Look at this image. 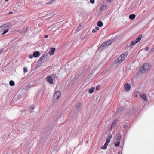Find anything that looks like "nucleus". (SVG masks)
Here are the masks:
<instances>
[{"mask_svg": "<svg viewBox=\"0 0 154 154\" xmlns=\"http://www.w3.org/2000/svg\"><path fill=\"white\" fill-rule=\"evenodd\" d=\"M151 68V66L148 63H146L143 65L139 71L142 73H145L150 69Z\"/></svg>", "mask_w": 154, "mask_h": 154, "instance_id": "f257e3e1", "label": "nucleus"}, {"mask_svg": "<svg viewBox=\"0 0 154 154\" xmlns=\"http://www.w3.org/2000/svg\"><path fill=\"white\" fill-rule=\"evenodd\" d=\"M128 53L127 52H125L124 54L121 55L118 59L115 60L116 63H121L127 57Z\"/></svg>", "mask_w": 154, "mask_h": 154, "instance_id": "f03ea898", "label": "nucleus"}, {"mask_svg": "<svg viewBox=\"0 0 154 154\" xmlns=\"http://www.w3.org/2000/svg\"><path fill=\"white\" fill-rule=\"evenodd\" d=\"M31 142V140L30 139L29 137H26L25 139L23 142L22 144V145L24 147L26 146L27 147L28 146L30 145Z\"/></svg>", "mask_w": 154, "mask_h": 154, "instance_id": "7ed1b4c3", "label": "nucleus"}, {"mask_svg": "<svg viewBox=\"0 0 154 154\" xmlns=\"http://www.w3.org/2000/svg\"><path fill=\"white\" fill-rule=\"evenodd\" d=\"M142 36L141 35H139L137 38L134 41H132L130 44L131 46L135 45L136 43L139 42L142 38Z\"/></svg>", "mask_w": 154, "mask_h": 154, "instance_id": "20e7f679", "label": "nucleus"}, {"mask_svg": "<svg viewBox=\"0 0 154 154\" xmlns=\"http://www.w3.org/2000/svg\"><path fill=\"white\" fill-rule=\"evenodd\" d=\"M61 96V93L59 91H57L54 94V98L55 100L57 101Z\"/></svg>", "mask_w": 154, "mask_h": 154, "instance_id": "39448f33", "label": "nucleus"}, {"mask_svg": "<svg viewBox=\"0 0 154 154\" xmlns=\"http://www.w3.org/2000/svg\"><path fill=\"white\" fill-rule=\"evenodd\" d=\"M107 43L106 42H104L102 43L101 46L99 48L100 49H103L106 47H108V46L107 45Z\"/></svg>", "mask_w": 154, "mask_h": 154, "instance_id": "423d86ee", "label": "nucleus"}, {"mask_svg": "<svg viewBox=\"0 0 154 154\" xmlns=\"http://www.w3.org/2000/svg\"><path fill=\"white\" fill-rule=\"evenodd\" d=\"M16 134H14L13 133H10L8 136L9 138L11 140H13L15 139V137L17 136Z\"/></svg>", "mask_w": 154, "mask_h": 154, "instance_id": "0eeeda50", "label": "nucleus"}, {"mask_svg": "<svg viewBox=\"0 0 154 154\" xmlns=\"http://www.w3.org/2000/svg\"><path fill=\"white\" fill-rule=\"evenodd\" d=\"M47 54H44L41 56L40 59H39V61H42L44 60L45 59H46L47 58Z\"/></svg>", "mask_w": 154, "mask_h": 154, "instance_id": "6e6552de", "label": "nucleus"}, {"mask_svg": "<svg viewBox=\"0 0 154 154\" xmlns=\"http://www.w3.org/2000/svg\"><path fill=\"white\" fill-rule=\"evenodd\" d=\"M118 121V120H114L113 121L111 125V128H110L111 130H112V129L116 126V123Z\"/></svg>", "mask_w": 154, "mask_h": 154, "instance_id": "1a4fd4ad", "label": "nucleus"}, {"mask_svg": "<svg viewBox=\"0 0 154 154\" xmlns=\"http://www.w3.org/2000/svg\"><path fill=\"white\" fill-rule=\"evenodd\" d=\"M112 136L111 134H109L106 138L105 143L109 144V143L110 142V140L112 138Z\"/></svg>", "mask_w": 154, "mask_h": 154, "instance_id": "9d476101", "label": "nucleus"}, {"mask_svg": "<svg viewBox=\"0 0 154 154\" xmlns=\"http://www.w3.org/2000/svg\"><path fill=\"white\" fill-rule=\"evenodd\" d=\"M34 57H38L40 56V53L39 51H36L34 52L33 54Z\"/></svg>", "mask_w": 154, "mask_h": 154, "instance_id": "9b49d317", "label": "nucleus"}, {"mask_svg": "<svg viewBox=\"0 0 154 154\" xmlns=\"http://www.w3.org/2000/svg\"><path fill=\"white\" fill-rule=\"evenodd\" d=\"M114 38H113L112 39L108 40L106 42L107 43L108 46H109L112 43H113L114 41Z\"/></svg>", "mask_w": 154, "mask_h": 154, "instance_id": "f8f14e48", "label": "nucleus"}, {"mask_svg": "<svg viewBox=\"0 0 154 154\" xmlns=\"http://www.w3.org/2000/svg\"><path fill=\"white\" fill-rule=\"evenodd\" d=\"M124 87L126 91H128L130 89L131 86L128 83L125 85Z\"/></svg>", "mask_w": 154, "mask_h": 154, "instance_id": "ddd939ff", "label": "nucleus"}, {"mask_svg": "<svg viewBox=\"0 0 154 154\" xmlns=\"http://www.w3.org/2000/svg\"><path fill=\"white\" fill-rule=\"evenodd\" d=\"M47 80L50 84L53 83V80L52 78L50 76H47L46 77Z\"/></svg>", "mask_w": 154, "mask_h": 154, "instance_id": "4468645a", "label": "nucleus"}, {"mask_svg": "<svg viewBox=\"0 0 154 154\" xmlns=\"http://www.w3.org/2000/svg\"><path fill=\"white\" fill-rule=\"evenodd\" d=\"M122 138V135L120 132H119L116 135V139L117 140H119Z\"/></svg>", "mask_w": 154, "mask_h": 154, "instance_id": "2eb2a0df", "label": "nucleus"}, {"mask_svg": "<svg viewBox=\"0 0 154 154\" xmlns=\"http://www.w3.org/2000/svg\"><path fill=\"white\" fill-rule=\"evenodd\" d=\"M140 97L142 98L144 101H147V97L145 94H140Z\"/></svg>", "mask_w": 154, "mask_h": 154, "instance_id": "dca6fc26", "label": "nucleus"}, {"mask_svg": "<svg viewBox=\"0 0 154 154\" xmlns=\"http://www.w3.org/2000/svg\"><path fill=\"white\" fill-rule=\"evenodd\" d=\"M55 49L54 48H52L49 52V54L51 55H52L54 52Z\"/></svg>", "mask_w": 154, "mask_h": 154, "instance_id": "f3484780", "label": "nucleus"}, {"mask_svg": "<svg viewBox=\"0 0 154 154\" xmlns=\"http://www.w3.org/2000/svg\"><path fill=\"white\" fill-rule=\"evenodd\" d=\"M35 108L34 106H31L29 107L28 110L30 113H31L33 112V110Z\"/></svg>", "mask_w": 154, "mask_h": 154, "instance_id": "a211bd4d", "label": "nucleus"}, {"mask_svg": "<svg viewBox=\"0 0 154 154\" xmlns=\"http://www.w3.org/2000/svg\"><path fill=\"white\" fill-rule=\"evenodd\" d=\"M58 151V149H55L54 148V149H51V154H55L56 152H57Z\"/></svg>", "mask_w": 154, "mask_h": 154, "instance_id": "6ab92c4d", "label": "nucleus"}, {"mask_svg": "<svg viewBox=\"0 0 154 154\" xmlns=\"http://www.w3.org/2000/svg\"><path fill=\"white\" fill-rule=\"evenodd\" d=\"M103 23L102 21H99L98 22L97 25V26L99 27H101L103 26Z\"/></svg>", "mask_w": 154, "mask_h": 154, "instance_id": "aec40b11", "label": "nucleus"}, {"mask_svg": "<svg viewBox=\"0 0 154 154\" xmlns=\"http://www.w3.org/2000/svg\"><path fill=\"white\" fill-rule=\"evenodd\" d=\"M107 8V6L106 5H103L100 8V9L101 10H104L106 9Z\"/></svg>", "mask_w": 154, "mask_h": 154, "instance_id": "412c9836", "label": "nucleus"}, {"mask_svg": "<svg viewBox=\"0 0 154 154\" xmlns=\"http://www.w3.org/2000/svg\"><path fill=\"white\" fill-rule=\"evenodd\" d=\"M136 15L135 14H131L129 16V18L131 20H133L135 17Z\"/></svg>", "mask_w": 154, "mask_h": 154, "instance_id": "4be33fe9", "label": "nucleus"}, {"mask_svg": "<svg viewBox=\"0 0 154 154\" xmlns=\"http://www.w3.org/2000/svg\"><path fill=\"white\" fill-rule=\"evenodd\" d=\"M94 89H95L94 87H91L90 88V89L88 90V92L90 94L94 92Z\"/></svg>", "mask_w": 154, "mask_h": 154, "instance_id": "5701e85b", "label": "nucleus"}, {"mask_svg": "<svg viewBox=\"0 0 154 154\" xmlns=\"http://www.w3.org/2000/svg\"><path fill=\"white\" fill-rule=\"evenodd\" d=\"M9 85L11 86H13L15 85V82L13 80H10L9 82Z\"/></svg>", "mask_w": 154, "mask_h": 154, "instance_id": "b1692460", "label": "nucleus"}, {"mask_svg": "<svg viewBox=\"0 0 154 154\" xmlns=\"http://www.w3.org/2000/svg\"><path fill=\"white\" fill-rule=\"evenodd\" d=\"M118 141L116 142H114V144L115 146L118 147L119 146L120 144V141L119 140H117Z\"/></svg>", "mask_w": 154, "mask_h": 154, "instance_id": "393cba45", "label": "nucleus"}, {"mask_svg": "<svg viewBox=\"0 0 154 154\" xmlns=\"http://www.w3.org/2000/svg\"><path fill=\"white\" fill-rule=\"evenodd\" d=\"M28 28L27 27H25L23 28V29L21 30V33H25L26 32L28 29Z\"/></svg>", "mask_w": 154, "mask_h": 154, "instance_id": "a878e982", "label": "nucleus"}, {"mask_svg": "<svg viewBox=\"0 0 154 154\" xmlns=\"http://www.w3.org/2000/svg\"><path fill=\"white\" fill-rule=\"evenodd\" d=\"M108 145V144L105 143L104 145L103 146H102L101 148L104 150H105L106 149Z\"/></svg>", "mask_w": 154, "mask_h": 154, "instance_id": "bb28decb", "label": "nucleus"}, {"mask_svg": "<svg viewBox=\"0 0 154 154\" xmlns=\"http://www.w3.org/2000/svg\"><path fill=\"white\" fill-rule=\"evenodd\" d=\"M81 106V103L78 102L76 104V108L77 109H79V107Z\"/></svg>", "mask_w": 154, "mask_h": 154, "instance_id": "cd10ccee", "label": "nucleus"}, {"mask_svg": "<svg viewBox=\"0 0 154 154\" xmlns=\"http://www.w3.org/2000/svg\"><path fill=\"white\" fill-rule=\"evenodd\" d=\"M8 29H5L4 30L3 32L2 33V35H4L7 32H8Z\"/></svg>", "mask_w": 154, "mask_h": 154, "instance_id": "c85d7f7f", "label": "nucleus"}, {"mask_svg": "<svg viewBox=\"0 0 154 154\" xmlns=\"http://www.w3.org/2000/svg\"><path fill=\"white\" fill-rule=\"evenodd\" d=\"M2 26V28L3 29V30L5 29V28L7 27V24H4L3 25H2L0 26Z\"/></svg>", "mask_w": 154, "mask_h": 154, "instance_id": "c756f323", "label": "nucleus"}, {"mask_svg": "<svg viewBox=\"0 0 154 154\" xmlns=\"http://www.w3.org/2000/svg\"><path fill=\"white\" fill-rule=\"evenodd\" d=\"M85 75V72H83L81 74H80L78 77V78L79 79H80V78L81 77V76H82H82H84V75Z\"/></svg>", "mask_w": 154, "mask_h": 154, "instance_id": "7c9ffc66", "label": "nucleus"}, {"mask_svg": "<svg viewBox=\"0 0 154 154\" xmlns=\"http://www.w3.org/2000/svg\"><path fill=\"white\" fill-rule=\"evenodd\" d=\"M122 109H123L122 108H119L116 112L117 113V114L119 113H120V111H122Z\"/></svg>", "mask_w": 154, "mask_h": 154, "instance_id": "2f4dec72", "label": "nucleus"}, {"mask_svg": "<svg viewBox=\"0 0 154 154\" xmlns=\"http://www.w3.org/2000/svg\"><path fill=\"white\" fill-rule=\"evenodd\" d=\"M54 1V0H51L49 2H48L47 4H51Z\"/></svg>", "mask_w": 154, "mask_h": 154, "instance_id": "473e14b6", "label": "nucleus"}, {"mask_svg": "<svg viewBox=\"0 0 154 154\" xmlns=\"http://www.w3.org/2000/svg\"><path fill=\"white\" fill-rule=\"evenodd\" d=\"M28 71V69L27 68L25 67L24 68V72H26Z\"/></svg>", "mask_w": 154, "mask_h": 154, "instance_id": "72a5a7b5", "label": "nucleus"}, {"mask_svg": "<svg viewBox=\"0 0 154 154\" xmlns=\"http://www.w3.org/2000/svg\"><path fill=\"white\" fill-rule=\"evenodd\" d=\"M7 25V27H10L12 26V25L11 23H9Z\"/></svg>", "mask_w": 154, "mask_h": 154, "instance_id": "f704fd0d", "label": "nucleus"}, {"mask_svg": "<svg viewBox=\"0 0 154 154\" xmlns=\"http://www.w3.org/2000/svg\"><path fill=\"white\" fill-rule=\"evenodd\" d=\"M34 57V56H33V55H32V54H31L30 55H29V58H30V59H32V58H33V57Z\"/></svg>", "mask_w": 154, "mask_h": 154, "instance_id": "c9c22d12", "label": "nucleus"}, {"mask_svg": "<svg viewBox=\"0 0 154 154\" xmlns=\"http://www.w3.org/2000/svg\"><path fill=\"white\" fill-rule=\"evenodd\" d=\"M90 2L92 4H94L95 3L94 0H90Z\"/></svg>", "mask_w": 154, "mask_h": 154, "instance_id": "e433bc0d", "label": "nucleus"}, {"mask_svg": "<svg viewBox=\"0 0 154 154\" xmlns=\"http://www.w3.org/2000/svg\"><path fill=\"white\" fill-rule=\"evenodd\" d=\"M100 88V86H97L96 87V89L97 90H99V88Z\"/></svg>", "mask_w": 154, "mask_h": 154, "instance_id": "4c0bfd02", "label": "nucleus"}, {"mask_svg": "<svg viewBox=\"0 0 154 154\" xmlns=\"http://www.w3.org/2000/svg\"><path fill=\"white\" fill-rule=\"evenodd\" d=\"M127 127V126L125 125H123V128H124L125 129V130L126 129V128Z\"/></svg>", "mask_w": 154, "mask_h": 154, "instance_id": "58836bf2", "label": "nucleus"}, {"mask_svg": "<svg viewBox=\"0 0 154 154\" xmlns=\"http://www.w3.org/2000/svg\"><path fill=\"white\" fill-rule=\"evenodd\" d=\"M96 32V30H95L94 29H93L92 30V32L93 33H95V32Z\"/></svg>", "mask_w": 154, "mask_h": 154, "instance_id": "ea45409f", "label": "nucleus"}, {"mask_svg": "<svg viewBox=\"0 0 154 154\" xmlns=\"http://www.w3.org/2000/svg\"><path fill=\"white\" fill-rule=\"evenodd\" d=\"M96 30H98L99 29V28L98 27H96L95 28Z\"/></svg>", "mask_w": 154, "mask_h": 154, "instance_id": "a19ab883", "label": "nucleus"}, {"mask_svg": "<svg viewBox=\"0 0 154 154\" xmlns=\"http://www.w3.org/2000/svg\"><path fill=\"white\" fill-rule=\"evenodd\" d=\"M145 50L148 51L149 49V48L148 47H146L145 48Z\"/></svg>", "mask_w": 154, "mask_h": 154, "instance_id": "79ce46f5", "label": "nucleus"}, {"mask_svg": "<svg viewBox=\"0 0 154 154\" xmlns=\"http://www.w3.org/2000/svg\"><path fill=\"white\" fill-rule=\"evenodd\" d=\"M13 14V12L12 11H9L8 13L9 14Z\"/></svg>", "mask_w": 154, "mask_h": 154, "instance_id": "37998d69", "label": "nucleus"}, {"mask_svg": "<svg viewBox=\"0 0 154 154\" xmlns=\"http://www.w3.org/2000/svg\"><path fill=\"white\" fill-rule=\"evenodd\" d=\"M3 30V29L2 28V26H0V32H2Z\"/></svg>", "mask_w": 154, "mask_h": 154, "instance_id": "c03bdc74", "label": "nucleus"}, {"mask_svg": "<svg viewBox=\"0 0 154 154\" xmlns=\"http://www.w3.org/2000/svg\"><path fill=\"white\" fill-rule=\"evenodd\" d=\"M113 0H107V1L108 2H111Z\"/></svg>", "mask_w": 154, "mask_h": 154, "instance_id": "a18cd8bd", "label": "nucleus"}, {"mask_svg": "<svg viewBox=\"0 0 154 154\" xmlns=\"http://www.w3.org/2000/svg\"><path fill=\"white\" fill-rule=\"evenodd\" d=\"M48 37V36L47 35H45V38H47Z\"/></svg>", "mask_w": 154, "mask_h": 154, "instance_id": "49530a36", "label": "nucleus"}, {"mask_svg": "<svg viewBox=\"0 0 154 154\" xmlns=\"http://www.w3.org/2000/svg\"><path fill=\"white\" fill-rule=\"evenodd\" d=\"M31 86L30 85H28L27 86L28 88H30L31 87Z\"/></svg>", "mask_w": 154, "mask_h": 154, "instance_id": "de8ad7c7", "label": "nucleus"}, {"mask_svg": "<svg viewBox=\"0 0 154 154\" xmlns=\"http://www.w3.org/2000/svg\"><path fill=\"white\" fill-rule=\"evenodd\" d=\"M121 154V152L120 151H119L118 152V154Z\"/></svg>", "mask_w": 154, "mask_h": 154, "instance_id": "09e8293b", "label": "nucleus"}, {"mask_svg": "<svg viewBox=\"0 0 154 154\" xmlns=\"http://www.w3.org/2000/svg\"><path fill=\"white\" fill-rule=\"evenodd\" d=\"M9 0H5V1L6 2L8 1Z\"/></svg>", "mask_w": 154, "mask_h": 154, "instance_id": "8fccbe9b", "label": "nucleus"}, {"mask_svg": "<svg viewBox=\"0 0 154 154\" xmlns=\"http://www.w3.org/2000/svg\"><path fill=\"white\" fill-rule=\"evenodd\" d=\"M2 52V51L0 50V53H1Z\"/></svg>", "mask_w": 154, "mask_h": 154, "instance_id": "3c124183", "label": "nucleus"}, {"mask_svg": "<svg viewBox=\"0 0 154 154\" xmlns=\"http://www.w3.org/2000/svg\"><path fill=\"white\" fill-rule=\"evenodd\" d=\"M153 50L154 51V48H153Z\"/></svg>", "mask_w": 154, "mask_h": 154, "instance_id": "603ef678", "label": "nucleus"}]
</instances>
